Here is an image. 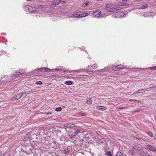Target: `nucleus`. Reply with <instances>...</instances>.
<instances>
[{
    "label": "nucleus",
    "instance_id": "1",
    "mask_svg": "<svg viewBox=\"0 0 156 156\" xmlns=\"http://www.w3.org/2000/svg\"><path fill=\"white\" fill-rule=\"evenodd\" d=\"M132 149V150H130L129 152V153H131L132 155L134 154L136 151L139 153L142 151H143L141 145L137 143L133 144Z\"/></svg>",
    "mask_w": 156,
    "mask_h": 156
},
{
    "label": "nucleus",
    "instance_id": "2",
    "mask_svg": "<svg viewBox=\"0 0 156 156\" xmlns=\"http://www.w3.org/2000/svg\"><path fill=\"white\" fill-rule=\"evenodd\" d=\"M106 10L108 12H113L118 10H120L122 9L121 7H116L113 5L111 4H107L106 5Z\"/></svg>",
    "mask_w": 156,
    "mask_h": 156
},
{
    "label": "nucleus",
    "instance_id": "3",
    "mask_svg": "<svg viewBox=\"0 0 156 156\" xmlns=\"http://www.w3.org/2000/svg\"><path fill=\"white\" fill-rule=\"evenodd\" d=\"M89 15L87 13H80L79 12L74 13L71 16L72 17H74L75 18H80L84 17Z\"/></svg>",
    "mask_w": 156,
    "mask_h": 156
},
{
    "label": "nucleus",
    "instance_id": "4",
    "mask_svg": "<svg viewBox=\"0 0 156 156\" xmlns=\"http://www.w3.org/2000/svg\"><path fill=\"white\" fill-rule=\"evenodd\" d=\"M122 12H118L114 13L112 15V17L115 18H119L123 17L126 14V13Z\"/></svg>",
    "mask_w": 156,
    "mask_h": 156
},
{
    "label": "nucleus",
    "instance_id": "5",
    "mask_svg": "<svg viewBox=\"0 0 156 156\" xmlns=\"http://www.w3.org/2000/svg\"><path fill=\"white\" fill-rule=\"evenodd\" d=\"M93 16L95 17L98 18H101L103 16L102 14L101 13V12L98 10L93 12Z\"/></svg>",
    "mask_w": 156,
    "mask_h": 156
},
{
    "label": "nucleus",
    "instance_id": "6",
    "mask_svg": "<svg viewBox=\"0 0 156 156\" xmlns=\"http://www.w3.org/2000/svg\"><path fill=\"white\" fill-rule=\"evenodd\" d=\"M26 8H27L28 9L29 12L31 13H35L37 11V9L36 8L29 5L26 7Z\"/></svg>",
    "mask_w": 156,
    "mask_h": 156
},
{
    "label": "nucleus",
    "instance_id": "7",
    "mask_svg": "<svg viewBox=\"0 0 156 156\" xmlns=\"http://www.w3.org/2000/svg\"><path fill=\"white\" fill-rule=\"evenodd\" d=\"M86 70H87V71L88 72H90L93 71L92 69H91V66H87V70H85V69H77L76 70H74V71L72 70V71H75V72H77L79 73V72L83 71H86Z\"/></svg>",
    "mask_w": 156,
    "mask_h": 156
},
{
    "label": "nucleus",
    "instance_id": "8",
    "mask_svg": "<svg viewBox=\"0 0 156 156\" xmlns=\"http://www.w3.org/2000/svg\"><path fill=\"white\" fill-rule=\"evenodd\" d=\"M152 88V87H150V88H147L145 90L143 89H141V90H137L135 91L133 94L134 95V94H137L138 93H142L143 92H144L145 91V90H149V89H151Z\"/></svg>",
    "mask_w": 156,
    "mask_h": 156
},
{
    "label": "nucleus",
    "instance_id": "9",
    "mask_svg": "<svg viewBox=\"0 0 156 156\" xmlns=\"http://www.w3.org/2000/svg\"><path fill=\"white\" fill-rule=\"evenodd\" d=\"M146 148L149 149L150 151L156 153V148H155L152 146L150 145H147L146 146Z\"/></svg>",
    "mask_w": 156,
    "mask_h": 156
},
{
    "label": "nucleus",
    "instance_id": "10",
    "mask_svg": "<svg viewBox=\"0 0 156 156\" xmlns=\"http://www.w3.org/2000/svg\"><path fill=\"white\" fill-rule=\"evenodd\" d=\"M125 67V66H124L118 65L115 67L114 70L116 71H117L120 70V69H124Z\"/></svg>",
    "mask_w": 156,
    "mask_h": 156
},
{
    "label": "nucleus",
    "instance_id": "11",
    "mask_svg": "<svg viewBox=\"0 0 156 156\" xmlns=\"http://www.w3.org/2000/svg\"><path fill=\"white\" fill-rule=\"evenodd\" d=\"M64 126L67 128H73L75 126L74 124L72 123H66L64 124Z\"/></svg>",
    "mask_w": 156,
    "mask_h": 156
},
{
    "label": "nucleus",
    "instance_id": "12",
    "mask_svg": "<svg viewBox=\"0 0 156 156\" xmlns=\"http://www.w3.org/2000/svg\"><path fill=\"white\" fill-rule=\"evenodd\" d=\"M154 13L151 12H147L144 13V17H148L153 15Z\"/></svg>",
    "mask_w": 156,
    "mask_h": 156
},
{
    "label": "nucleus",
    "instance_id": "13",
    "mask_svg": "<svg viewBox=\"0 0 156 156\" xmlns=\"http://www.w3.org/2000/svg\"><path fill=\"white\" fill-rule=\"evenodd\" d=\"M25 73V71L24 70H23L21 72H16L15 74H13V76H19L21 74H23Z\"/></svg>",
    "mask_w": 156,
    "mask_h": 156
},
{
    "label": "nucleus",
    "instance_id": "14",
    "mask_svg": "<svg viewBox=\"0 0 156 156\" xmlns=\"http://www.w3.org/2000/svg\"><path fill=\"white\" fill-rule=\"evenodd\" d=\"M23 93H20L16 95V98L17 100L19 99L23 95Z\"/></svg>",
    "mask_w": 156,
    "mask_h": 156
},
{
    "label": "nucleus",
    "instance_id": "15",
    "mask_svg": "<svg viewBox=\"0 0 156 156\" xmlns=\"http://www.w3.org/2000/svg\"><path fill=\"white\" fill-rule=\"evenodd\" d=\"M97 109L98 110L104 111L106 109V108L103 106H99L97 108Z\"/></svg>",
    "mask_w": 156,
    "mask_h": 156
},
{
    "label": "nucleus",
    "instance_id": "16",
    "mask_svg": "<svg viewBox=\"0 0 156 156\" xmlns=\"http://www.w3.org/2000/svg\"><path fill=\"white\" fill-rule=\"evenodd\" d=\"M62 153L65 154H68L69 153L68 148H65L62 151Z\"/></svg>",
    "mask_w": 156,
    "mask_h": 156
},
{
    "label": "nucleus",
    "instance_id": "17",
    "mask_svg": "<svg viewBox=\"0 0 156 156\" xmlns=\"http://www.w3.org/2000/svg\"><path fill=\"white\" fill-rule=\"evenodd\" d=\"M147 6H148V5L147 4H146L143 5H142L140 7V9H145L147 7Z\"/></svg>",
    "mask_w": 156,
    "mask_h": 156
},
{
    "label": "nucleus",
    "instance_id": "18",
    "mask_svg": "<svg viewBox=\"0 0 156 156\" xmlns=\"http://www.w3.org/2000/svg\"><path fill=\"white\" fill-rule=\"evenodd\" d=\"M61 2L60 0H55L53 2L54 4L58 5Z\"/></svg>",
    "mask_w": 156,
    "mask_h": 156
},
{
    "label": "nucleus",
    "instance_id": "19",
    "mask_svg": "<svg viewBox=\"0 0 156 156\" xmlns=\"http://www.w3.org/2000/svg\"><path fill=\"white\" fill-rule=\"evenodd\" d=\"M55 70H56L57 71H61L64 72H67V71L64 69H54Z\"/></svg>",
    "mask_w": 156,
    "mask_h": 156
},
{
    "label": "nucleus",
    "instance_id": "20",
    "mask_svg": "<svg viewBox=\"0 0 156 156\" xmlns=\"http://www.w3.org/2000/svg\"><path fill=\"white\" fill-rule=\"evenodd\" d=\"M65 83L67 85H71L73 84V82L72 81H66Z\"/></svg>",
    "mask_w": 156,
    "mask_h": 156
},
{
    "label": "nucleus",
    "instance_id": "21",
    "mask_svg": "<svg viewBox=\"0 0 156 156\" xmlns=\"http://www.w3.org/2000/svg\"><path fill=\"white\" fill-rule=\"evenodd\" d=\"M89 2L87 1L85 3L83 4L82 5V6L84 7H87L88 6V4H89Z\"/></svg>",
    "mask_w": 156,
    "mask_h": 156
},
{
    "label": "nucleus",
    "instance_id": "22",
    "mask_svg": "<svg viewBox=\"0 0 156 156\" xmlns=\"http://www.w3.org/2000/svg\"><path fill=\"white\" fill-rule=\"evenodd\" d=\"M87 104H91L92 100H91V99L90 98L87 99Z\"/></svg>",
    "mask_w": 156,
    "mask_h": 156
},
{
    "label": "nucleus",
    "instance_id": "23",
    "mask_svg": "<svg viewBox=\"0 0 156 156\" xmlns=\"http://www.w3.org/2000/svg\"><path fill=\"white\" fill-rule=\"evenodd\" d=\"M29 136H30L28 134H26L25 136H23V139L27 140L29 138Z\"/></svg>",
    "mask_w": 156,
    "mask_h": 156
},
{
    "label": "nucleus",
    "instance_id": "24",
    "mask_svg": "<svg viewBox=\"0 0 156 156\" xmlns=\"http://www.w3.org/2000/svg\"><path fill=\"white\" fill-rule=\"evenodd\" d=\"M125 4H126L124 3H122L121 2H119L117 4V5L120 6H124Z\"/></svg>",
    "mask_w": 156,
    "mask_h": 156
},
{
    "label": "nucleus",
    "instance_id": "25",
    "mask_svg": "<svg viewBox=\"0 0 156 156\" xmlns=\"http://www.w3.org/2000/svg\"><path fill=\"white\" fill-rule=\"evenodd\" d=\"M106 69L104 68L103 69H102L100 70H98L96 71H95V72H105L106 71Z\"/></svg>",
    "mask_w": 156,
    "mask_h": 156
},
{
    "label": "nucleus",
    "instance_id": "26",
    "mask_svg": "<svg viewBox=\"0 0 156 156\" xmlns=\"http://www.w3.org/2000/svg\"><path fill=\"white\" fill-rule=\"evenodd\" d=\"M116 156H122V153L120 151H118L116 153Z\"/></svg>",
    "mask_w": 156,
    "mask_h": 156
},
{
    "label": "nucleus",
    "instance_id": "27",
    "mask_svg": "<svg viewBox=\"0 0 156 156\" xmlns=\"http://www.w3.org/2000/svg\"><path fill=\"white\" fill-rule=\"evenodd\" d=\"M105 154L108 156H112L111 152L110 151H108Z\"/></svg>",
    "mask_w": 156,
    "mask_h": 156
},
{
    "label": "nucleus",
    "instance_id": "28",
    "mask_svg": "<svg viewBox=\"0 0 156 156\" xmlns=\"http://www.w3.org/2000/svg\"><path fill=\"white\" fill-rule=\"evenodd\" d=\"M61 110L62 108L61 107L57 108L55 109V111L57 112L60 111Z\"/></svg>",
    "mask_w": 156,
    "mask_h": 156
},
{
    "label": "nucleus",
    "instance_id": "29",
    "mask_svg": "<svg viewBox=\"0 0 156 156\" xmlns=\"http://www.w3.org/2000/svg\"><path fill=\"white\" fill-rule=\"evenodd\" d=\"M37 70L38 72H43L44 70L43 68H40L37 69Z\"/></svg>",
    "mask_w": 156,
    "mask_h": 156
},
{
    "label": "nucleus",
    "instance_id": "30",
    "mask_svg": "<svg viewBox=\"0 0 156 156\" xmlns=\"http://www.w3.org/2000/svg\"><path fill=\"white\" fill-rule=\"evenodd\" d=\"M44 72H49L50 71L51 69L48 68H44Z\"/></svg>",
    "mask_w": 156,
    "mask_h": 156
},
{
    "label": "nucleus",
    "instance_id": "31",
    "mask_svg": "<svg viewBox=\"0 0 156 156\" xmlns=\"http://www.w3.org/2000/svg\"><path fill=\"white\" fill-rule=\"evenodd\" d=\"M36 84H37V85H41L42 84V83L41 81H37L36 82Z\"/></svg>",
    "mask_w": 156,
    "mask_h": 156
},
{
    "label": "nucleus",
    "instance_id": "32",
    "mask_svg": "<svg viewBox=\"0 0 156 156\" xmlns=\"http://www.w3.org/2000/svg\"><path fill=\"white\" fill-rule=\"evenodd\" d=\"M92 68H93L94 69H96V68L97 67V64H94L92 66Z\"/></svg>",
    "mask_w": 156,
    "mask_h": 156
},
{
    "label": "nucleus",
    "instance_id": "33",
    "mask_svg": "<svg viewBox=\"0 0 156 156\" xmlns=\"http://www.w3.org/2000/svg\"><path fill=\"white\" fill-rule=\"evenodd\" d=\"M150 69L151 70H156V66L153 67H151Z\"/></svg>",
    "mask_w": 156,
    "mask_h": 156
},
{
    "label": "nucleus",
    "instance_id": "34",
    "mask_svg": "<svg viewBox=\"0 0 156 156\" xmlns=\"http://www.w3.org/2000/svg\"><path fill=\"white\" fill-rule=\"evenodd\" d=\"M147 134L151 137H152L153 136V134L151 132L148 133Z\"/></svg>",
    "mask_w": 156,
    "mask_h": 156
},
{
    "label": "nucleus",
    "instance_id": "35",
    "mask_svg": "<svg viewBox=\"0 0 156 156\" xmlns=\"http://www.w3.org/2000/svg\"><path fill=\"white\" fill-rule=\"evenodd\" d=\"M4 154L2 153V152L0 151V156H3Z\"/></svg>",
    "mask_w": 156,
    "mask_h": 156
},
{
    "label": "nucleus",
    "instance_id": "36",
    "mask_svg": "<svg viewBox=\"0 0 156 156\" xmlns=\"http://www.w3.org/2000/svg\"><path fill=\"white\" fill-rule=\"evenodd\" d=\"M51 112H46L45 113V114H46V115H48V114H51Z\"/></svg>",
    "mask_w": 156,
    "mask_h": 156
},
{
    "label": "nucleus",
    "instance_id": "37",
    "mask_svg": "<svg viewBox=\"0 0 156 156\" xmlns=\"http://www.w3.org/2000/svg\"><path fill=\"white\" fill-rule=\"evenodd\" d=\"M126 108V107H120L119 108L120 109H124Z\"/></svg>",
    "mask_w": 156,
    "mask_h": 156
},
{
    "label": "nucleus",
    "instance_id": "38",
    "mask_svg": "<svg viewBox=\"0 0 156 156\" xmlns=\"http://www.w3.org/2000/svg\"><path fill=\"white\" fill-rule=\"evenodd\" d=\"M76 133H80V130H79V129H77L76 130Z\"/></svg>",
    "mask_w": 156,
    "mask_h": 156
},
{
    "label": "nucleus",
    "instance_id": "39",
    "mask_svg": "<svg viewBox=\"0 0 156 156\" xmlns=\"http://www.w3.org/2000/svg\"><path fill=\"white\" fill-rule=\"evenodd\" d=\"M136 100H134V99H130V101H136Z\"/></svg>",
    "mask_w": 156,
    "mask_h": 156
},
{
    "label": "nucleus",
    "instance_id": "40",
    "mask_svg": "<svg viewBox=\"0 0 156 156\" xmlns=\"http://www.w3.org/2000/svg\"><path fill=\"white\" fill-rule=\"evenodd\" d=\"M61 2H62V3H63V4L65 3V1H62Z\"/></svg>",
    "mask_w": 156,
    "mask_h": 156
},
{
    "label": "nucleus",
    "instance_id": "41",
    "mask_svg": "<svg viewBox=\"0 0 156 156\" xmlns=\"http://www.w3.org/2000/svg\"><path fill=\"white\" fill-rule=\"evenodd\" d=\"M122 1H128V0H122Z\"/></svg>",
    "mask_w": 156,
    "mask_h": 156
}]
</instances>
